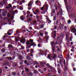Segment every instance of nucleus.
<instances>
[{"label":"nucleus","mask_w":76,"mask_h":76,"mask_svg":"<svg viewBox=\"0 0 76 76\" xmlns=\"http://www.w3.org/2000/svg\"><path fill=\"white\" fill-rule=\"evenodd\" d=\"M33 71L34 72H33L34 74H35V73H38V72L36 70L33 69Z\"/></svg>","instance_id":"nucleus-17"},{"label":"nucleus","mask_w":76,"mask_h":76,"mask_svg":"<svg viewBox=\"0 0 76 76\" xmlns=\"http://www.w3.org/2000/svg\"><path fill=\"white\" fill-rule=\"evenodd\" d=\"M71 31L72 32H76V29L75 28H73L71 30Z\"/></svg>","instance_id":"nucleus-14"},{"label":"nucleus","mask_w":76,"mask_h":76,"mask_svg":"<svg viewBox=\"0 0 76 76\" xmlns=\"http://www.w3.org/2000/svg\"><path fill=\"white\" fill-rule=\"evenodd\" d=\"M52 13H55V10H54L53 9L52 10Z\"/></svg>","instance_id":"nucleus-48"},{"label":"nucleus","mask_w":76,"mask_h":76,"mask_svg":"<svg viewBox=\"0 0 76 76\" xmlns=\"http://www.w3.org/2000/svg\"><path fill=\"white\" fill-rule=\"evenodd\" d=\"M26 58L28 60H31V58L30 57V56H27L26 57Z\"/></svg>","instance_id":"nucleus-25"},{"label":"nucleus","mask_w":76,"mask_h":76,"mask_svg":"<svg viewBox=\"0 0 76 76\" xmlns=\"http://www.w3.org/2000/svg\"><path fill=\"white\" fill-rule=\"evenodd\" d=\"M40 64L42 65V66L44 67V64H46V62L43 61L42 62H40Z\"/></svg>","instance_id":"nucleus-9"},{"label":"nucleus","mask_w":76,"mask_h":76,"mask_svg":"<svg viewBox=\"0 0 76 76\" xmlns=\"http://www.w3.org/2000/svg\"><path fill=\"white\" fill-rule=\"evenodd\" d=\"M29 75L30 76H32L33 75V73L32 72H30Z\"/></svg>","instance_id":"nucleus-58"},{"label":"nucleus","mask_w":76,"mask_h":76,"mask_svg":"<svg viewBox=\"0 0 76 76\" xmlns=\"http://www.w3.org/2000/svg\"><path fill=\"white\" fill-rule=\"evenodd\" d=\"M31 45H29V46L28 45H27L26 47H27V48H31Z\"/></svg>","instance_id":"nucleus-51"},{"label":"nucleus","mask_w":76,"mask_h":76,"mask_svg":"<svg viewBox=\"0 0 76 76\" xmlns=\"http://www.w3.org/2000/svg\"><path fill=\"white\" fill-rule=\"evenodd\" d=\"M25 69L27 72H29V69L28 68H26V67H25Z\"/></svg>","instance_id":"nucleus-34"},{"label":"nucleus","mask_w":76,"mask_h":76,"mask_svg":"<svg viewBox=\"0 0 76 76\" xmlns=\"http://www.w3.org/2000/svg\"><path fill=\"white\" fill-rule=\"evenodd\" d=\"M31 43H30V42L28 41H27L26 42V44L27 45H31Z\"/></svg>","instance_id":"nucleus-18"},{"label":"nucleus","mask_w":76,"mask_h":76,"mask_svg":"<svg viewBox=\"0 0 76 76\" xmlns=\"http://www.w3.org/2000/svg\"><path fill=\"white\" fill-rule=\"evenodd\" d=\"M38 46L39 47H41V44H38Z\"/></svg>","instance_id":"nucleus-62"},{"label":"nucleus","mask_w":76,"mask_h":76,"mask_svg":"<svg viewBox=\"0 0 76 76\" xmlns=\"http://www.w3.org/2000/svg\"><path fill=\"white\" fill-rule=\"evenodd\" d=\"M32 18H28V20L29 21H31V20H32Z\"/></svg>","instance_id":"nucleus-44"},{"label":"nucleus","mask_w":76,"mask_h":76,"mask_svg":"<svg viewBox=\"0 0 76 76\" xmlns=\"http://www.w3.org/2000/svg\"><path fill=\"white\" fill-rule=\"evenodd\" d=\"M67 69V67L66 66H65V68H64V71H66V70Z\"/></svg>","instance_id":"nucleus-35"},{"label":"nucleus","mask_w":76,"mask_h":76,"mask_svg":"<svg viewBox=\"0 0 76 76\" xmlns=\"http://www.w3.org/2000/svg\"><path fill=\"white\" fill-rule=\"evenodd\" d=\"M20 42H22L23 43H25L26 42L25 39L23 37L20 38Z\"/></svg>","instance_id":"nucleus-6"},{"label":"nucleus","mask_w":76,"mask_h":76,"mask_svg":"<svg viewBox=\"0 0 76 76\" xmlns=\"http://www.w3.org/2000/svg\"><path fill=\"white\" fill-rule=\"evenodd\" d=\"M2 15L3 16H5L7 14V10H5V9H3L2 10Z\"/></svg>","instance_id":"nucleus-3"},{"label":"nucleus","mask_w":76,"mask_h":76,"mask_svg":"<svg viewBox=\"0 0 76 76\" xmlns=\"http://www.w3.org/2000/svg\"><path fill=\"white\" fill-rule=\"evenodd\" d=\"M56 57H57V55H56V54H54L53 55V58H56Z\"/></svg>","instance_id":"nucleus-31"},{"label":"nucleus","mask_w":76,"mask_h":76,"mask_svg":"<svg viewBox=\"0 0 76 76\" xmlns=\"http://www.w3.org/2000/svg\"><path fill=\"white\" fill-rule=\"evenodd\" d=\"M4 64L5 66H9L10 63L9 62V61H5Z\"/></svg>","instance_id":"nucleus-8"},{"label":"nucleus","mask_w":76,"mask_h":76,"mask_svg":"<svg viewBox=\"0 0 76 76\" xmlns=\"http://www.w3.org/2000/svg\"><path fill=\"white\" fill-rule=\"evenodd\" d=\"M5 49L3 48L1 50V51L2 53H4L5 52Z\"/></svg>","instance_id":"nucleus-33"},{"label":"nucleus","mask_w":76,"mask_h":76,"mask_svg":"<svg viewBox=\"0 0 76 76\" xmlns=\"http://www.w3.org/2000/svg\"><path fill=\"white\" fill-rule=\"evenodd\" d=\"M48 6L47 5H44V6L42 7L40 9V10H42V11L44 10H48Z\"/></svg>","instance_id":"nucleus-2"},{"label":"nucleus","mask_w":76,"mask_h":76,"mask_svg":"<svg viewBox=\"0 0 76 76\" xmlns=\"http://www.w3.org/2000/svg\"><path fill=\"white\" fill-rule=\"evenodd\" d=\"M50 69L51 70H54V68H53L52 67L50 66Z\"/></svg>","instance_id":"nucleus-55"},{"label":"nucleus","mask_w":76,"mask_h":76,"mask_svg":"<svg viewBox=\"0 0 76 76\" xmlns=\"http://www.w3.org/2000/svg\"><path fill=\"white\" fill-rule=\"evenodd\" d=\"M34 63L35 64H38L39 63L38 62H37V61H34Z\"/></svg>","instance_id":"nucleus-54"},{"label":"nucleus","mask_w":76,"mask_h":76,"mask_svg":"<svg viewBox=\"0 0 76 76\" xmlns=\"http://www.w3.org/2000/svg\"><path fill=\"white\" fill-rule=\"evenodd\" d=\"M48 67V68H50L51 67V66H50V65H49V64H48L47 65H46Z\"/></svg>","instance_id":"nucleus-41"},{"label":"nucleus","mask_w":76,"mask_h":76,"mask_svg":"<svg viewBox=\"0 0 76 76\" xmlns=\"http://www.w3.org/2000/svg\"><path fill=\"white\" fill-rule=\"evenodd\" d=\"M24 63L26 64L27 66H29V63L28 62H27V61L26 60H25L24 61Z\"/></svg>","instance_id":"nucleus-15"},{"label":"nucleus","mask_w":76,"mask_h":76,"mask_svg":"<svg viewBox=\"0 0 76 76\" xmlns=\"http://www.w3.org/2000/svg\"><path fill=\"white\" fill-rule=\"evenodd\" d=\"M0 4L1 5V6H3L4 3L3 2H0Z\"/></svg>","instance_id":"nucleus-45"},{"label":"nucleus","mask_w":76,"mask_h":76,"mask_svg":"<svg viewBox=\"0 0 76 76\" xmlns=\"http://www.w3.org/2000/svg\"><path fill=\"white\" fill-rule=\"evenodd\" d=\"M20 9L21 10H22L23 9V7L21 6L20 7Z\"/></svg>","instance_id":"nucleus-46"},{"label":"nucleus","mask_w":76,"mask_h":76,"mask_svg":"<svg viewBox=\"0 0 76 76\" xmlns=\"http://www.w3.org/2000/svg\"><path fill=\"white\" fill-rule=\"evenodd\" d=\"M7 18V19L8 21V22H10V23H11V20H10L9 19V18Z\"/></svg>","instance_id":"nucleus-38"},{"label":"nucleus","mask_w":76,"mask_h":76,"mask_svg":"<svg viewBox=\"0 0 76 76\" xmlns=\"http://www.w3.org/2000/svg\"><path fill=\"white\" fill-rule=\"evenodd\" d=\"M16 73L15 72H12V75H13V76H15L16 75Z\"/></svg>","instance_id":"nucleus-29"},{"label":"nucleus","mask_w":76,"mask_h":76,"mask_svg":"<svg viewBox=\"0 0 76 76\" xmlns=\"http://www.w3.org/2000/svg\"><path fill=\"white\" fill-rule=\"evenodd\" d=\"M29 42H30V43H32V42H33V40L31 39L29 40Z\"/></svg>","instance_id":"nucleus-32"},{"label":"nucleus","mask_w":76,"mask_h":76,"mask_svg":"<svg viewBox=\"0 0 76 76\" xmlns=\"http://www.w3.org/2000/svg\"><path fill=\"white\" fill-rule=\"evenodd\" d=\"M39 35H40L41 36V37H43V34H42V33H41V32H39Z\"/></svg>","instance_id":"nucleus-43"},{"label":"nucleus","mask_w":76,"mask_h":76,"mask_svg":"<svg viewBox=\"0 0 76 76\" xmlns=\"http://www.w3.org/2000/svg\"><path fill=\"white\" fill-rule=\"evenodd\" d=\"M67 9L68 10H70L71 9H72V7L69 6H68L67 7Z\"/></svg>","instance_id":"nucleus-19"},{"label":"nucleus","mask_w":76,"mask_h":76,"mask_svg":"<svg viewBox=\"0 0 76 76\" xmlns=\"http://www.w3.org/2000/svg\"><path fill=\"white\" fill-rule=\"evenodd\" d=\"M40 2V1L39 0H37V1H36L35 3L36 4H38Z\"/></svg>","instance_id":"nucleus-28"},{"label":"nucleus","mask_w":76,"mask_h":76,"mask_svg":"<svg viewBox=\"0 0 76 76\" xmlns=\"http://www.w3.org/2000/svg\"><path fill=\"white\" fill-rule=\"evenodd\" d=\"M12 65L13 67H16V66H17V64L16 63H13Z\"/></svg>","instance_id":"nucleus-20"},{"label":"nucleus","mask_w":76,"mask_h":76,"mask_svg":"<svg viewBox=\"0 0 76 76\" xmlns=\"http://www.w3.org/2000/svg\"><path fill=\"white\" fill-rule=\"evenodd\" d=\"M58 57L60 58H63V56H62L61 55H59L58 56Z\"/></svg>","instance_id":"nucleus-42"},{"label":"nucleus","mask_w":76,"mask_h":76,"mask_svg":"<svg viewBox=\"0 0 76 76\" xmlns=\"http://www.w3.org/2000/svg\"><path fill=\"white\" fill-rule=\"evenodd\" d=\"M7 34L8 35H10L11 34H13V30L12 29H10L7 31Z\"/></svg>","instance_id":"nucleus-5"},{"label":"nucleus","mask_w":76,"mask_h":76,"mask_svg":"<svg viewBox=\"0 0 76 76\" xmlns=\"http://www.w3.org/2000/svg\"><path fill=\"white\" fill-rule=\"evenodd\" d=\"M32 22L34 23V24H35L37 23V21L36 20H34L32 21Z\"/></svg>","instance_id":"nucleus-36"},{"label":"nucleus","mask_w":76,"mask_h":76,"mask_svg":"<svg viewBox=\"0 0 76 76\" xmlns=\"http://www.w3.org/2000/svg\"><path fill=\"white\" fill-rule=\"evenodd\" d=\"M47 20L48 22H49V23H51V21L50 20V19L48 18H47Z\"/></svg>","instance_id":"nucleus-30"},{"label":"nucleus","mask_w":76,"mask_h":76,"mask_svg":"<svg viewBox=\"0 0 76 76\" xmlns=\"http://www.w3.org/2000/svg\"><path fill=\"white\" fill-rule=\"evenodd\" d=\"M36 13H38L39 12V11L38 10H35Z\"/></svg>","instance_id":"nucleus-64"},{"label":"nucleus","mask_w":76,"mask_h":76,"mask_svg":"<svg viewBox=\"0 0 76 76\" xmlns=\"http://www.w3.org/2000/svg\"><path fill=\"white\" fill-rule=\"evenodd\" d=\"M7 16L8 18H10V13H8L7 14Z\"/></svg>","instance_id":"nucleus-49"},{"label":"nucleus","mask_w":76,"mask_h":76,"mask_svg":"<svg viewBox=\"0 0 76 76\" xmlns=\"http://www.w3.org/2000/svg\"><path fill=\"white\" fill-rule=\"evenodd\" d=\"M30 13V12L29 11H27V14L28 15H29Z\"/></svg>","instance_id":"nucleus-50"},{"label":"nucleus","mask_w":76,"mask_h":76,"mask_svg":"<svg viewBox=\"0 0 76 76\" xmlns=\"http://www.w3.org/2000/svg\"><path fill=\"white\" fill-rule=\"evenodd\" d=\"M56 34H55L53 35V38H56Z\"/></svg>","instance_id":"nucleus-56"},{"label":"nucleus","mask_w":76,"mask_h":76,"mask_svg":"<svg viewBox=\"0 0 76 76\" xmlns=\"http://www.w3.org/2000/svg\"><path fill=\"white\" fill-rule=\"evenodd\" d=\"M58 8L60 10H61L59 12V13H60V15H63V12L62 11V10H61V6H60V4H59V3H58Z\"/></svg>","instance_id":"nucleus-1"},{"label":"nucleus","mask_w":76,"mask_h":76,"mask_svg":"<svg viewBox=\"0 0 76 76\" xmlns=\"http://www.w3.org/2000/svg\"><path fill=\"white\" fill-rule=\"evenodd\" d=\"M59 63L60 64H61V63H62V61H61V60L60 59L59 60Z\"/></svg>","instance_id":"nucleus-53"},{"label":"nucleus","mask_w":76,"mask_h":76,"mask_svg":"<svg viewBox=\"0 0 76 76\" xmlns=\"http://www.w3.org/2000/svg\"><path fill=\"white\" fill-rule=\"evenodd\" d=\"M71 23V20H69L68 21V24Z\"/></svg>","instance_id":"nucleus-52"},{"label":"nucleus","mask_w":76,"mask_h":76,"mask_svg":"<svg viewBox=\"0 0 76 76\" xmlns=\"http://www.w3.org/2000/svg\"><path fill=\"white\" fill-rule=\"evenodd\" d=\"M15 41L16 42H18V41H19V38H18V37H15Z\"/></svg>","instance_id":"nucleus-16"},{"label":"nucleus","mask_w":76,"mask_h":76,"mask_svg":"<svg viewBox=\"0 0 76 76\" xmlns=\"http://www.w3.org/2000/svg\"><path fill=\"white\" fill-rule=\"evenodd\" d=\"M50 44H51V47L53 46V45H54L55 47H56V46H55V42L54 41H53L51 42Z\"/></svg>","instance_id":"nucleus-10"},{"label":"nucleus","mask_w":76,"mask_h":76,"mask_svg":"<svg viewBox=\"0 0 76 76\" xmlns=\"http://www.w3.org/2000/svg\"><path fill=\"white\" fill-rule=\"evenodd\" d=\"M31 46H36V44H35V43L34 42H32L31 43Z\"/></svg>","instance_id":"nucleus-13"},{"label":"nucleus","mask_w":76,"mask_h":76,"mask_svg":"<svg viewBox=\"0 0 76 76\" xmlns=\"http://www.w3.org/2000/svg\"><path fill=\"white\" fill-rule=\"evenodd\" d=\"M52 49L53 50V53H54V51H55V48L54 46H52Z\"/></svg>","instance_id":"nucleus-22"},{"label":"nucleus","mask_w":76,"mask_h":76,"mask_svg":"<svg viewBox=\"0 0 76 76\" xmlns=\"http://www.w3.org/2000/svg\"><path fill=\"white\" fill-rule=\"evenodd\" d=\"M46 39L47 40H48V38H49V37L48 36V37H46Z\"/></svg>","instance_id":"nucleus-61"},{"label":"nucleus","mask_w":76,"mask_h":76,"mask_svg":"<svg viewBox=\"0 0 76 76\" xmlns=\"http://www.w3.org/2000/svg\"><path fill=\"white\" fill-rule=\"evenodd\" d=\"M60 37H61V38L63 37H64V35H63V34H60Z\"/></svg>","instance_id":"nucleus-47"},{"label":"nucleus","mask_w":76,"mask_h":76,"mask_svg":"<svg viewBox=\"0 0 76 76\" xmlns=\"http://www.w3.org/2000/svg\"><path fill=\"white\" fill-rule=\"evenodd\" d=\"M13 17H14V16L13 15H11V19H13Z\"/></svg>","instance_id":"nucleus-57"},{"label":"nucleus","mask_w":76,"mask_h":76,"mask_svg":"<svg viewBox=\"0 0 76 76\" xmlns=\"http://www.w3.org/2000/svg\"><path fill=\"white\" fill-rule=\"evenodd\" d=\"M58 73L59 74H60L61 73V69L60 68H58Z\"/></svg>","instance_id":"nucleus-23"},{"label":"nucleus","mask_w":76,"mask_h":76,"mask_svg":"<svg viewBox=\"0 0 76 76\" xmlns=\"http://www.w3.org/2000/svg\"><path fill=\"white\" fill-rule=\"evenodd\" d=\"M71 16L72 18H75V15L73 14L71 15Z\"/></svg>","instance_id":"nucleus-40"},{"label":"nucleus","mask_w":76,"mask_h":76,"mask_svg":"<svg viewBox=\"0 0 76 76\" xmlns=\"http://www.w3.org/2000/svg\"><path fill=\"white\" fill-rule=\"evenodd\" d=\"M48 58L50 59V55H48Z\"/></svg>","instance_id":"nucleus-59"},{"label":"nucleus","mask_w":76,"mask_h":76,"mask_svg":"<svg viewBox=\"0 0 76 76\" xmlns=\"http://www.w3.org/2000/svg\"><path fill=\"white\" fill-rule=\"evenodd\" d=\"M32 2L30 1L28 4V9L31 10L32 8Z\"/></svg>","instance_id":"nucleus-4"},{"label":"nucleus","mask_w":76,"mask_h":76,"mask_svg":"<svg viewBox=\"0 0 76 76\" xmlns=\"http://www.w3.org/2000/svg\"><path fill=\"white\" fill-rule=\"evenodd\" d=\"M18 12V10H15L14 12H12L13 15H15V13H16Z\"/></svg>","instance_id":"nucleus-26"},{"label":"nucleus","mask_w":76,"mask_h":76,"mask_svg":"<svg viewBox=\"0 0 76 76\" xmlns=\"http://www.w3.org/2000/svg\"><path fill=\"white\" fill-rule=\"evenodd\" d=\"M20 19L22 20H23L25 19V16L22 15L20 17Z\"/></svg>","instance_id":"nucleus-12"},{"label":"nucleus","mask_w":76,"mask_h":76,"mask_svg":"<svg viewBox=\"0 0 76 76\" xmlns=\"http://www.w3.org/2000/svg\"><path fill=\"white\" fill-rule=\"evenodd\" d=\"M65 5H66V6H67V1H66V2H65Z\"/></svg>","instance_id":"nucleus-60"},{"label":"nucleus","mask_w":76,"mask_h":76,"mask_svg":"<svg viewBox=\"0 0 76 76\" xmlns=\"http://www.w3.org/2000/svg\"><path fill=\"white\" fill-rule=\"evenodd\" d=\"M6 59H7L8 60H10V61L12 59V57H7L6 58Z\"/></svg>","instance_id":"nucleus-21"},{"label":"nucleus","mask_w":76,"mask_h":76,"mask_svg":"<svg viewBox=\"0 0 76 76\" xmlns=\"http://www.w3.org/2000/svg\"><path fill=\"white\" fill-rule=\"evenodd\" d=\"M44 25H45V24H44L43 25L41 24L40 26L41 28H44Z\"/></svg>","instance_id":"nucleus-37"},{"label":"nucleus","mask_w":76,"mask_h":76,"mask_svg":"<svg viewBox=\"0 0 76 76\" xmlns=\"http://www.w3.org/2000/svg\"><path fill=\"white\" fill-rule=\"evenodd\" d=\"M57 28V26H55L54 27V29H56Z\"/></svg>","instance_id":"nucleus-63"},{"label":"nucleus","mask_w":76,"mask_h":76,"mask_svg":"<svg viewBox=\"0 0 76 76\" xmlns=\"http://www.w3.org/2000/svg\"><path fill=\"white\" fill-rule=\"evenodd\" d=\"M60 23L59 28L60 29H62L63 28V26L61 23Z\"/></svg>","instance_id":"nucleus-24"},{"label":"nucleus","mask_w":76,"mask_h":76,"mask_svg":"<svg viewBox=\"0 0 76 76\" xmlns=\"http://www.w3.org/2000/svg\"><path fill=\"white\" fill-rule=\"evenodd\" d=\"M22 58L23 57L22 55H20L19 57V60H21V61H23V60H22Z\"/></svg>","instance_id":"nucleus-11"},{"label":"nucleus","mask_w":76,"mask_h":76,"mask_svg":"<svg viewBox=\"0 0 76 76\" xmlns=\"http://www.w3.org/2000/svg\"><path fill=\"white\" fill-rule=\"evenodd\" d=\"M8 48H13V46L12 45H8Z\"/></svg>","instance_id":"nucleus-27"},{"label":"nucleus","mask_w":76,"mask_h":76,"mask_svg":"<svg viewBox=\"0 0 76 76\" xmlns=\"http://www.w3.org/2000/svg\"><path fill=\"white\" fill-rule=\"evenodd\" d=\"M30 51L31 53H29L28 54L29 55V56H32L33 55L32 54L34 53V49H31Z\"/></svg>","instance_id":"nucleus-7"},{"label":"nucleus","mask_w":76,"mask_h":76,"mask_svg":"<svg viewBox=\"0 0 76 76\" xmlns=\"http://www.w3.org/2000/svg\"><path fill=\"white\" fill-rule=\"evenodd\" d=\"M8 6L10 8H12V5L10 4H8Z\"/></svg>","instance_id":"nucleus-39"}]
</instances>
